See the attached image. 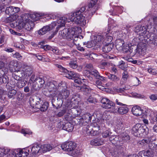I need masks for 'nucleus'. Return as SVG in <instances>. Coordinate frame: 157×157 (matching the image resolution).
<instances>
[{"label": "nucleus", "instance_id": "f257e3e1", "mask_svg": "<svg viewBox=\"0 0 157 157\" xmlns=\"http://www.w3.org/2000/svg\"><path fill=\"white\" fill-rule=\"evenodd\" d=\"M86 10L85 7L83 6L80 9L77 10L76 11L73 13H71L67 20V22L71 21L74 22L77 24L81 25H84L85 24V17L83 16L82 13Z\"/></svg>", "mask_w": 157, "mask_h": 157}, {"label": "nucleus", "instance_id": "f03ea898", "mask_svg": "<svg viewBox=\"0 0 157 157\" xmlns=\"http://www.w3.org/2000/svg\"><path fill=\"white\" fill-rule=\"evenodd\" d=\"M19 20H18L16 23V25L15 23L11 25V27H15L17 26L20 29L24 28L26 30L31 31L33 29L34 24L33 22L27 18L22 17H21Z\"/></svg>", "mask_w": 157, "mask_h": 157}, {"label": "nucleus", "instance_id": "7ed1b4c3", "mask_svg": "<svg viewBox=\"0 0 157 157\" xmlns=\"http://www.w3.org/2000/svg\"><path fill=\"white\" fill-rule=\"evenodd\" d=\"M76 147V144L72 142L64 143L61 145L62 149L64 151H67V154L78 155H79V152L78 151H76V150H75Z\"/></svg>", "mask_w": 157, "mask_h": 157}, {"label": "nucleus", "instance_id": "20e7f679", "mask_svg": "<svg viewBox=\"0 0 157 157\" xmlns=\"http://www.w3.org/2000/svg\"><path fill=\"white\" fill-rule=\"evenodd\" d=\"M58 89L61 91L58 95V98L59 99L66 98L70 94L69 91L67 89V86L66 83L64 82H61L58 85Z\"/></svg>", "mask_w": 157, "mask_h": 157}, {"label": "nucleus", "instance_id": "39448f33", "mask_svg": "<svg viewBox=\"0 0 157 157\" xmlns=\"http://www.w3.org/2000/svg\"><path fill=\"white\" fill-rule=\"evenodd\" d=\"M67 19L66 17H60L57 22L54 21L52 22L48 26L50 28V30L53 29L55 26L57 25L56 29L57 31H58L59 28L65 26V23L67 22Z\"/></svg>", "mask_w": 157, "mask_h": 157}, {"label": "nucleus", "instance_id": "423d86ee", "mask_svg": "<svg viewBox=\"0 0 157 157\" xmlns=\"http://www.w3.org/2000/svg\"><path fill=\"white\" fill-rule=\"evenodd\" d=\"M75 33L74 28H65L59 32V34L63 38L71 40Z\"/></svg>", "mask_w": 157, "mask_h": 157}, {"label": "nucleus", "instance_id": "0eeeda50", "mask_svg": "<svg viewBox=\"0 0 157 157\" xmlns=\"http://www.w3.org/2000/svg\"><path fill=\"white\" fill-rule=\"evenodd\" d=\"M146 128L147 127L146 126H143L140 124H137L132 127V132L136 136H138L141 134L145 133L146 134Z\"/></svg>", "mask_w": 157, "mask_h": 157}, {"label": "nucleus", "instance_id": "6e6552de", "mask_svg": "<svg viewBox=\"0 0 157 157\" xmlns=\"http://www.w3.org/2000/svg\"><path fill=\"white\" fill-rule=\"evenodd\" d=\"M45 81L44 78L38 77L34 80L32 85V90H38L42 87Z\"/></svg>", "mask_w": 157, "mask_h": 157}, {"label": "nucleus", "instance_id": "1a4fd4ad", "mask_svg": "<svg viewBox=\"0 0 157 157\" xmlns=\"http://www.w3.org/2000/svg\"><path fill=\"white\" fill-rule=\"evenodd\" d=\"M10 154L11 153L12 157H26L29 155V153L25 149H18L10 151Z\"/></svg>", "mask_w": 157, "mask_h": 157}, {"label": "nucleus", "instance_id": "9d476101", "mask_svg": "<svg viewBox=\"0 0 157 157\" xmlns=\"http://www.w3.org/2000/svg\"><path fill=\"white\" fill-rule=\"evenodd\" d=\"M98 0H90L88 7V10L89 13L93 15L98 9V7L96 5Z\"/></svg>", "mask_w": 157, "mask_h": 157}, {"label": "nucleus", "instance_id": "9b49d317", "mask_svg": "<svg viewBox=\"0 0 157 157\" xmlns=\"http://www.w3.org/2000/svg\"><path fill=\"white\" fill-rule=\"evenodd\" d=\"M10 16L6 18H3L2 20V21L6 23H10V25L11 26V25L13 23H15L16 25V23L17 20H20L21 17L19 16L18 15L16 14L13 15H10Z\"/></svg>", "mask_w": 157, "mask_h": 157}, {"label": "nucleus", "instance_id": "f8f14e48", "mask_svg": "<svg viewBox=\"0 0 157 157\" xmlns=\"http://www.w3.org/2000/svg\"><path fill=\"white\" fill-rule=\"evenodd\" d=\"M42 102L40 98L36 96H33L30 97L29 102L31 106L34 108H40L38 104Z\"/></svg>", "mask_w": 157, "mask_h": 157}, {"label": "nucleus", "instance_id": "ddd939ff", "mask_svg": "<svg viewBox=\"0 0 157 157\" xmlns=\"http://www.w3.org/2000/svg\"><path fill=\"white\" fill-rule=\"evenodd\" d=\"M56 83L54 82H51L49 83L48 89L50 92L49 95L52 98L54 97L56 94L57 92V87L58 88V86H56Z\"/></svg>", "mask_w": 157, "mask_h": 157}, {"label": "nucleus", "instance_id": "4468645a", "mask_svg": "<svg viewBox=\"0 0 157 157\" xmlns=\"http://www.w3.org/2000/svg\"><path fill=\"white\" fill-rule=\"evenodd\" d=\"M100 102L102 104V107L105 109L110 108L112 106L115 105L114 103L105 98H101Z\"/></svg>", "mask_w": 157, "mask_h": 157}, {"label": "nucleus", "instance_id": "2eb2a0df", "mask_svg": "<svg viewBox=\"0 0 157 157\" xmlns=\"http://www.w3.org/2000/svg\"><path fill=\"white\" fill-rule=\"evenodd\" d=\"M55 66L58 68L60 71L66 73L65 76L66 77L69 79H72V75L74 74V72L68 71L66 68L63 67L60 65L56 64Z\"/></svg>", "mask_w": 157, "mask_h": 157}, {"label": "nucleus", "instance_id": "dca6fc26", "mask_svg": "<svg viewBox=\"0 0 157 157\" xmlns=\"http://www.w3.org/2000/svg\"><path fill=\"white\" fill-rule=\"evenodd\" d=\"M145 44L142 43L139 44L136 49H135L133 52L134 55L138 53L140 55L142 54V52L145 50Z\"/></svg>", "mask_w": 157, "mask_h": 157}, {"label": "nucleus", "instance_id": "f3484780", "mask_svg": "<svg viewBox=\"0 0 157 157\" xmlns=\"http://www.w3.org/2000/svg\"><path fill=\"white\" fill-rule=\"evenodd\" d=\"M60 125H62V128L68 132H71L73 131V125L69 122H67L64 124L62 122H60Z\"/></svg>", "mask_w": 157, "mask_h": 157}, {"label": "nucleus", "instance_id": "a211bd4d", "mask_svg": "<svg viewBox=\"0 0 157 157\" xmlns=\"http://www.w3.org/2000/svg\"><path fill=\"white\" fill-rule=\"evenodd\" d=\"M9 78L5 75L4 71L0 69V82L1 83H6L8 82Z\"/></svg>", "mask_w": 157, "mask_h": 157}, {"label": "nucleus", "instance_id": "6ab92c4d", "mask_svg": "<svg viewBox=\"0 0 157 157\" xmlns=\"http://www.w3.org/2000/svg\"><path fill=\"white\" fill-rule=\"evenodd\" d=\"M143 110L140 107L137 105L133 106L132 109V113L136 116H139L142 113Z\"/></svg>", "mask_w": 157, "mask_h": 157}, {"label": "nucleus", "instance_id": "aec40b11", "mask_svg": "<svg viewBox=\"0 0 157 157\" xmlns=\"http://www.w3.org/2000/svg\"><path fill=\"white\" fill-rule=\"evenodd\" d=\"M103 143V140L101 139L97 138L92 140L90 144L92 145L99 146L102 145Z\"/></svg>", "mask_w": 157, "mask_h": 157}, {"label": "nucleus", "instance_id": "412c9836", "mask_svg": "<svg viewBox=\"0 0 157 157\" xmlns=\"http://www.w3.org/2000/svg\"><path fill=\"white\" fill-rule=\"evenodd\" d=\"M113 47V44L112 43H108L104 45L102 48V51L105 53L110 52Z\"/></svg>", "mask_w": 157, "mask_h": 157}, {"label": "nucleus", "instance_id": "4be33fe9", "mask_svg": "<svg viewBox=\"0 0 157 157\" xmlns=\"http://www.w3.org/2000/svg\"><path fill=\"white\" fill-rule=\"evenodd\" d=\"M23 71L24 72V74L26 76L29 77L33 72L32 68L31 67L26 66L24 68Z\"/></svg>", "mask_w": 157, "mask_h": 157}, {"label": "nucleus", "instance_id": "5701e85b", "mask_svg": "<svg viewBox=\"0 0 157 157\" xmlns=\"http://www.w3.org/2000/svg\"><path fill=\"white\" fill-rule=\"evenodd\" d=\"M13 151L3 148H0V157L4 156V155L7 154V156H9V157H12L11 153H10V154H9L10 151Z\"/></svg>", "mask_w": 157, "mask_h": 157}, {"label": "nucleus", "instance_id": "b1692460", "mask_svg": "<svg viewBox=\"0 0 157 157\" xmlns=\"http://www.w3.org/2000/svg\"><path fill=\"white\" fill-rule=\"evenodd\" d=\"M41 148V152H45L52 150V147L51 145L49 144H45L42 145Z\"/></svg>", "mask_w": 157, "mask_h": 157}, {"label": "nucleus", "instance_id": "393cba45", "mask_svg": "<svg viewBox=\"0 0 157 157\" xmlns=\"http://www.w3.org/2000/svg\"><path fill=\"white\" fill-rule=\"evenodd\" d=\"M42 102H40L38 105L40 106V108H37V109H40L41 111H44L47 109L48 106V103L45 102H44L43 104H42Z\"/></svg>", "mask_w": 157, "mask_h": 157}, {"label": "nucleus", "instance_id": "a878e982", "mask_svg": "<svg viewBox=\"0 0 157 157\" xmlns=\"http://www.w3.org/2000/svg\"><path fill=\"white\" fill-rule=\"evenodd\" d=\"M50 28L48 25L43 27L38 31V34L40 35H42L45 34L47 32L50 31Z\"/></svg>", "mask_w": 157, "mask_h": 157}, {"label": "nucleus", "instance_id": "bb28decb", "mask_svg": "<svg viewBox=\"0 0 157 157\" xmlns=\"http://www.w3.org/2000/svg\"><path fill=\"white\" fill-rule=\"evenodd\" d=\"M112 143L117 146H121L123 144L121 140V137L119 136H116L113 141L112 142Z\"/></svg>", "mask_w": 157, "mask_h": 157}, {"label": "nucleus", "instance_id": "cd10ccee", "mask_svg": "<svg viewBox=\"0 0 157 157\" xmlns=\"http://www.w3.org/2000/svg\"><path fill=\"white\" fill-rule=\"evenodd\" d=\"M31 151L34 154H36L41 152V147L39 145H36L33 146L31 148Z\"/></svg>", "mask_w": 157, "mask_h": 157}, {"label": "nucleus", "instance_id": "c85d7f7f", "mask_svg": "<svg viewBox=\"0 0 157 157\" xmlns=\"http://www.w3.org/2000/svg\"><path fill=\"white\" fill-rule=\"evenodd\" d=\"M150 140L149 139H144L139 141L137 144L139 146L143 147L146 145L150 142Z\"/></svg>", "mask_w": 157, "mask_h": 157}, {"label": "nucleus", "instance_id": "c756f323", "mask_svg": "<svg viewBox=\"0 0 157 157\" xmlns=\"http://www.w3.org/2000/svg\"><path fill=\"white\" fill-rule=\"evenodd\" d=\"M44 14L42 13H36L32 14L31 17L34 21L39 20L40 17L43 16Z\"/></svg>", "mask_w": 157, "mask_h": 157}, {"label": "nucleus", "instance_id": "7c9ffc66", "mask_svg": "<svg viewBox=\"0 0 157 157\" xmlns=\"http://www.w3.org/2000/svg\"><path fill=\"white\" fill-rule=\"evenodd\" d=\"M17 63L14 61H11L8 65L9 68L11 72L14 71L13 68L15 70V67H17Z\"/></svg>", "mask_w": 157, "mask_h": 157}, {"label": "nucleus", "instance_id": "2f4dec72", "mask_svg": "<svg viewBox=\"0 0 157 157\" xmlns=\"http://www.w3.org/2000/svg\"><path fill=\"white\" fill-rule=\"evenodd\" d=\"M149 40L151 43L157 46V35L154 34H152L149 37Z\"/></svg>", "mask_w": 157, "mask_h": 157}, {"label": "nucleus", "instance_id": "473e14b6", "mask_svg": "<svg viewBox=\"0 0 157 157\" xmlns=\"http://www.w3.org/2000/svg\"><path fill=\"white\" fill-rule=\"evenodd\" d=\"M119 112L118 113L120 114H124L127 113L128 111V108L120 106L119 107Z\"/></svg>", "mask_w": 157, "mask_h": 157}, {"label": "nucleus", "instance_id": "72a5a7b5", "mask_svg": "<svg viewBox=\"0 0 157 157\" xmlns=\"http://www.w3.org/2000/svg\"><path fill=\"white\" fill-rule=\"evenodd\" d=\"M6 92L0 88V99L1 100H4L6 99Z\"/></svg>", "mask_w": 157, "mask_h": 157}, {"label": "nucleus", "instance_id": "f704fd0d", "mask_svg": "<svg viewBox=\"0 0 157 157\" xmlns=\"http://www.w3.org/2000/svg\"><path fill=\"white\" fill-rule=\"evenodd\" d=\"M107 75L109 78L113 81L117 82L120 80V78L115 75L109 73Z\"/></svg>", "mask_w": 157, "mask_h": 157}, {"label": "nucleus", "instance_id": "c9c22d12", "mask_svg": "<svg viewBox=\"0 0 157 157\" xmlns=\"http://www.w3.org/2000/svg\"><path fill=\"white\" fill-rule=\"evenodd\" d=\"M16 91L14 89L10 90L8 94V96L9 98H14L16 94Z\"/></svg>", "mask_w": 157, "mask_h": 157}, {"label": "nucleus", "instance_id": "e433bc0d", "mask_svg": "<svg viewBox=\"0 0 157 157\" xmlns=\"http://www.w3.org/2000/svg\"><path fill=\"white\" fill-rule=\"evenodd\" d=\"M124 44V41L121 39H118L116 40L115 44L117 48H122Z\"/></svg>", "mask_w": 157, "mask_h": 157}, {"label": "nucleus", "instance_id": "4c0bfd02", "mask_svg": "<svg viewBox=\"0 0 157 157\" xmlns=\"http://www.w3.org/2000/svg\"><path fill=\"white\" fill-rule=\"evenodd\" d=\"M108 25L109 27L111 28H113V27H115L117 26V25L116 23V21L113 19H110L109 21Z\"/></svg>", "mask_w": 157, "mask_h": 157}, {"label": "nucleus", "instance_id": "58836bf2", "mask_svg": "<svg viewBox=\"0 0 157 157\" xmlns=\"http://www.w3.org/2000/svg\"><path fill=\"white\" fill-rule=\"evenodd\" d=\"M82 117L85 120V122L86 123L90 121L91 119V115L89 113L84 114L83 116Z\"/></svg>", "mask_w": 157, "mask_h": 157}, {"label": "nucleus", "instance_id": "ea45409f", "mask_svg": "<svg viewBox=\"0 0 157 157\" xmlns=\"http://www.w3.org/2000/svg\"><path fill=\"white\" fill-rule=\"evenodd\" d=\"M74 78H76V79H82V80L84 81V82H86V80L83 78L82 76L78 74L75 73L74 72V74L72 75V79Z\"/></svg>", "mask_w": 157, "mask_h": 157}, {"label": "nucleus", "instance_id": "a19ab883", "mask_svg": "<svg viewBox=\"0 0 157 157\" xmlns=\"http://www.w3.org/2000/svg\"><path fill=\"white\" fill-rule=\"evenodd\" d=\"M105 33L97 35L96 39V41L98 42L103 41L105 39Z\"/></svg>", "mask_w": 157, "mask_h": 157}, {"label": "nucleus", "instance_id": "79ce46f5", "mask_svg": "<svg viewBox=\"0 0 157 157\" xmlns=\"http://www.w3.org/2000/svg\"><path fill=\"white\" fill-rule=\"evenodd\" d=\"M85 128V130L86 131V133L89 135H91L92 131L93 130V128H92V126L90 125H88Z\"/></svg>", "mask_w": 157, "mask_h": 157}, {"label": "nucleus", "instance_id": "37998d69", "mask_svg": "<svg viewBox=\"0 0 157 157\" xmlns=\"http://www.w3.org/2000/svg\"><path fill=\"white\" fill-rule=\"evenodd\" d=\"M13 6H10L7 7L5 13L9 15H13Z\"/></svg>", "mask_w": 157, "mask_h": 157}, {"label": "nucleus", "instance_id": "c03bdc74", "mask_svg": "<svg viewBox=\"0 0 157 157\" xmlns=\"http://www.w3.org/2000/svg\"><path fill=\"white\" fill-rule=\"evenodd\" d=\"M77 120V122L76 123L78 124L80 126H82L84 125L86 123L85 122V120L83 117H79L76 119Z\"/></svg>", "mask_w": 157, "mask_h": 157}, {"label": "nucleus", "instance_id": "a18cd8bd", "mask_svg": "<svg viewBox=\"0 0 157 157\" xmlns=\"http://www.w3.org/2000/svg\"><path fill=\"white\" fill-rule=\"evenodd\" d=\"M115 104L117 105L122 106H126L127 105L123 103V101H122L120 99H117L115 100Z\"/></svg>", "mask_w": 157, "mask_h": 157}, {"label": "nucleus", "instance_id": "49530a36", "mask_svg": "<svg viewBox=\"0 0 157 157\" xmlns=\"http://www.w3.org/2000/svg\"><path fill=\"white\" fill-rule=\"evenodd\" d=\"M90 74L94 76L96 78L99 77V74L98 71L95 69L92 70L90 72Z\"/></svg>", "mask_w": 157, "mask_h": 157}, {"label": "nucleus", "instance_id": "de8ad7c7", "mask_svg": "<svg viewBox=\"0 0 157 157\" xmlns=\"http://www.w3.org/2000/svg\"><path fill=\"white\" fill-rule=\"evenodd\" d=\"M72 107L73 108L76 109L78 108V105L79 102L78 101L76 100L75 99L73 100V101H72Z\"/></svg>", "mask_w": 157, "mask_h": 157}, {"label": "nucleus", "instance_id": "09e8293b", "mask_svg": "<svg viewBox=\"0 0 157 157\" xmlns=\"http://www.w3.org/2000/svg\"><path fill=\"white\" fill-rule=\"evenodd\" d=\"M80 90L82 91L86 92L87 93L91 91V89L89 88V87L86 85H84L81 86L80 88Z\"/></svg>", "mask_w": 157, "mask_h": 157}, {"label": "nucleus", "instance_id": "8fccbe9b", "mask_svg": "<svg viewBox=\"0 0 157 157\" xmlns=\"http://www.w3.org/2000/svg\"><path fill=\"white\" fill-rule=\"evenodd\" d=\"M44 42H41V43H40V44H40V47L41 48H44L45 50H52V48L51 47L48 45H44L43 44H44Z\"/></svg>", "mask_w": 157, "mask_h": 157}, {"label": "nucleus", "instance_id": "3c124183", "mask_svg": "<svg viewBox=\"0 0 157 157\" xmlns=\"http://www.w3.org/2000/svg\"><path fill=\"white\" fill-rule=\"evenodd\" d=\"M105 36L106 37L105 40H107L106 41H108L109 42H110L112 41L113 39V37L112 36L111 34L107 33L105 35Z\"/></svg>", "mask_w": 157, "mask_h": 157}, {"label": "nucleus", "instance_id": "603ef678", "mask_svg": "<svg viewBox=\"0 0 157 157\" xmlns=\"http://www.w3.org/2000/svg\"><path fill=\"white\" fill-rule=\"evenodd\" d=\"M141 28L140 31L139 32V34L143 36L146 33L147 30L146 28L144 26H141Z\"/></svg>", "mask_w": 157, "mask_h": 157}, {"label": "nucleus", "instance_id": "864d4df0", "mask_svg": "<svg viewBox=\"0 0 157 157\" xmlns=\"http://www.w3.org/2000/svg\"><path fill=\"white\" fill-rule=\"evenodd\" d=\"M69 65L70 67L74 69H75L77 67V65L76 62L75 61H71L69 63Z\"/></svg>", "mask_w": 157, "mask_h": 157}, {"label": "nucleus", "instance_id": "5fc2aeb1", "mask_svg": "<svg viewBox=\"0 0 157 157\" xmlns=\"http://www.w3.org/2000/svg\"><path fill=\"white\" fill-rule=\"evenodd\" d=\"M128 77V72L124 71L122 74V79H123L124 81H126L127 80Z\"/></svg>", "mask_w": 157, "mask_h": 157}, {"label": "nucleus", "instance_id": "6e6d98bb", "mask_svg": "<svg viewBox=\"0 0 157 157\" xmlns=\"http://www.w3.org/2000/svg\"><path fill=\"white\" fill-rule=\"evenodd\" d=\"M111 134L109 131L106 130L102 133V136L104 138H106Z\"/></svg>", "mask_w": 157, "mask_h": 157}, {"label": "nucleus", "instance_id": "4d7b16f0", "mask_svg": "<svg viewBox=\"0 0 157 157\" xmlns=\"http://www.w3.org/2000/svg\"><path fill=\"white\" fill-rule=\"evenodd\" d=\"M114 104L115 105H114L113 106H112L113 107L112 108V112L113 113H118L119 107L116 106L115 103H114Z\"/></svg>", "mask_w": 157, "mask_h": 157}, {"label": "nucleus", "instance_id": "13d9d810", "mask_svg": "<svg viewBox=\"0 0 157 157\" xmlns=\"http://www.w3.org/2000/svg\"><path fill=\"white\" fill-rule=\"evenodd\" d=\"M21 132L24 135L30 134L32 133V132L28 129H22L21 130Z\"/></svg>", "mask_w": 157, "mask_h": 157}, {"label": "nucleus", "instance_id": "bf43d9fd", "mask_svg": "<svg viewBox=\"0 0 157 157\" xmlns=\"http://www.w3.org/2000/svg\"><path fill=\"white\" fill-rule=\"evenodd\" d=\"M13 57L18 60H21L22 58V56L18 52H16L13 55Z\"/></svg>", "mask_w": 157, "mask_h": 157}, {"label": "nucleus", "instance_id": "052dcab7", "mask_svg": "<svg viewBox=\"0 0 157 157\" xmlns=\"http://www.w3.org/2000/svg\"><path fill=\"white\" fill-rule=\"evenodd\" d=\"M121 140H123L125 142H127L129 140L130 138L129 136L127 135H122V136Z\"/></svg>", "mask_w": 157, "mask_h": 157}, {"label": "nucleus", "instance_id": "680f3d73", "mask_svg": "<svg viewBox=\"0 0 157 157\" xmlns=\"http://www.w3.org/2000/svg\"><path fill=\"white\" fill-rule=\"evenodd\" d=\"M13 15L20 11V9L18 7L13 6Z\"/></svg>", "mask_w": 157, "mask_h": 157}, {"label": "nucleus", "instance_id": "e2e57ef3", "mask_svg": "<svg viewBox=\"0 0 157 157\" xmlns=\"http://www.w3.org/2000/svg\"><path fill=\"white\" fill-rule=\"evenodd\" d=\"M99 130H97V129L96 128H93V130L92 131L90 135L94 136L98 135L99 133L98 131Z\"/></svg>", "mask_w": 157, "mask_h": 157}, {"label": "nucleus", "instance_id": "0e129e2a", "mask_svg": "<svg viewBox=\"0 0 157 157\" xmlns=\"http://www.w3.org/2000/svg\"><path fill=\"white\" fill-rule=\"evenodd\" d=\"M87 100L89 103H94L95 102H96L95 99H94L91 96L89 97L87 99Z\"/></svg>", "mask_w": 157, "mask_h": 157}, {"label": "nucleus", "instance_id": "69168bd1", "mask_svg": "<svg viewBox=\"0 0 157 157\" xmlns=\"http://www.w3.org/2000/svg\"><path fill=\"white\" fill-rule=\"evenodd\" d=\"M149 98L152 101L156 100L157 99V95L156 94H153L149 96Z\"/></svg>", "mask_w": 157, "mask_h": 157}, {"label": "nucleus", "instance_id": "338daca9", "mask_svg": "<svg viewBox=\"0 0 157 157\" xmlns=\"http://www.w3.org/2000/svg\"><path fill=\"white\" fill-rule=\"evenodd\" d=\"M148 72L149 73L152 75H155L156 74L155 70L154 69H149L148 70Z\"/></svg>", "mask_w": 157, "mask_h": 157}, {"label": "nucleus", "instance_id": "774afa93", "mask_svg": "<svg viewBox=\"0 0 157 157\" xmlns=\"http://www.w3.org/2000/svg\"><path fill=\"white\" fill-rule=\"evenodd\" d=\"M91 125L92 126V128L94 127V128L97 129V130H99L100 129L99 125L96 123H94Z\"/></svg>", "mask_w": 157, "mask_h": 157}]
</instances>
